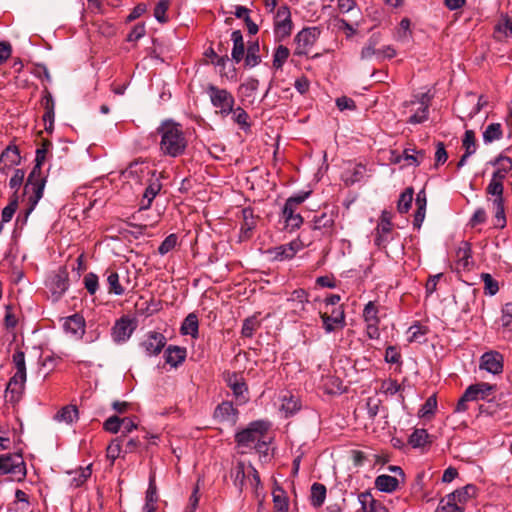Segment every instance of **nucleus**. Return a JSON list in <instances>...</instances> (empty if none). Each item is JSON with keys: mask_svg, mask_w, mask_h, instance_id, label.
<instances>
[{"mask_svg": "<svg viewBox=\"0 0 512 512\" xmlns=\"http://www.w3.org/2000/svg\"><path fill=\"white\" fill-rule=\"evenodd\" d=\"M160 135V151L170 157L182 155L187 148V140L180 124L173 121H164L157 128Z\"/></svg>", "mask_w": 512, "mask_h": 512, "instance_id": "obj_1", "label": "nucleus"}, {"mask_svg": "<svg viewBox=\"0 0 512 512\" xmlns=\"http://www.w3.org/2000/svg\"><path fill=\"white\" fill-rule=\"evenodd\" d=\"M44 162L35 160V165L28 175L24 186V193L28 196V208L26 209V217L35 209L39 200L43 197L46 185V177L42 175V165Z\"/></svg>", "mask_w": 512, "mask_h": 512, "instance_id": "obj_2", "label": "nucleus"}, {"mask_svg": "<svg viewBox=\"0 0 512 512\" xmlns=\"http://www.w3.org/2000/svg\"><path fill=\"white\" fill-rule=\"evenodd\" d=\"M497 392V385L490 384L488 382H478L475 384L469 385L460 399L457 402L455 407V412H465L468 409V402H478L495 399V394Z\"/></svg>", "mask_w": 512, "mask_h": 512, "instance_id": "obj_3", "label": "nucleus"}, {"mask_svg": "<svg viewBox=\"0 0 512 512\" xmlns=\"http://www.w3.org/2000/svg\"><path fill=\"white\" fill-rule=\"evenodd\" d=\"M269 429V423L264 420H257L249 423V425L235 434V442L239 448H242L241 453H246L247 450H252L256 442L260 438H265Z\"/></svg>", "mask_w": 512, "mask_h": 512, "instance_id": "obj_4", "label": "nucleus"}, {"mask_svg": "<svg viewBox=\"0 0 512 512\" xmlns=\"http://www.w3.org/2000/svg\"><path fill=\"white\" fill-rule=\"evenodd\" d=\"M27 470L20 453H8L0 456V475H10L12 481H23Z\"/></svg>", "mask_w": 512, "mask_h": 512, "instance_id": "obj_5", "label": "nucleus"}, {"mask_svg": "<svg viewBox=\"0 0 512 512\" xmlns=\"http://www.w3.org/2000/svg\"><path fill=\"white\" fill-rule=\"evenodd\" d=\"M431 104V96L429 93L415 95L410 101L404 103V107L409 109L411 115L406 120L409 124H420L425 122L429 116V107Z\"/></svg>", "mask_w": 512, "mask_h": 512, "instance_id": "obj_6", "label": "nucleus"}, {"mask_svg": "<svg viewBox=\"0 0 512 512\" xmlns=\"http://www.w3.org/2000/svg\"><path fill=\"white\" fill-rule=\"evenodd\" d=\"M207 93L212 105L215 108H219L222 116H227L233 111L235 99L229 91L210 84L207 87Z\"/></svg>", "mask_w": 512, "mask_h": 512, "instance_id": "obj_7", "label": "nucleus"}, {"mask_svg": "<svg viewBox=\"0 0 512 512\" xmlns=\"http://www.w3.org/2000/svg\"><path fill=\"white\" fill-rule=\"evenodd\" d=\"M319 35L320 30L317 27H307L299 31L294 38L296 44L294 54L297 56L307 55Z\"/></svg>", "mask_w": 512, "mask_h": 512, "instance_id": "obj_8", "label": "nucleus"}, {"mask_svg": "<svg viewBox=\"0 0 512 512\" xmlns=\"http://www.w3.org/2000/svg\"><path fill=\"white\" fill-rule=\"evenodd\" d=\"M306 246L307 245L298 237L287 244L268 249L267 254H269L274 261L291 260Z\"/></svg>", "mask_w": 512, "mask_h": 512, "instance_id": "obj_9", "label": "nucleus"}, {"mask_svg": "<svg viewBox=\"0 0 512 512\" xmlns=\"http://www.w3.org/2000/svg\"><path fill=\"white\" fill-rule=\"evenodd\" d=\"M293 29L291 12L288 6H280L277 10L274 20V33L278 40H283L290 36Z\"/></svg>", "mask_w": 512, "mask_h": 512, "instance_id": "obj_10", "label": "nucleus"}, {"mask_svg": "<svg viewBox=\"0 0 512 512\" xmlns=\"http://www.w3.org/2000/svg\"><path fill=\"white\" fill-rule=\"evenodd\" d=\"M337 212L331 210L315 215L311 221V229L319 231L322 236L331 237L335 234V220Z\"/></svg>", "mask_w": 512, "mask_h": 512, "instance_id": "obj_11", "label": "nucleus"}, {"mask_svg": "<svg viewBox=\"0 0 512 512\" xmlns=\"http://www.w3.org/2000/svg\"><path fill=\"white\" fill-rule=\"evenodd\" d=\"M378 307L373 301H369L363 309V319L366 323V335L370 339H378L380 336L379 331V323L380 319L378 317Z\"/></svg>", "mask_w": 512, "mask_h": 512, "instance_id": "obj_12", "label": "nucleus"}, {"mask_svg": "<svg viewBox=\"0 0 512 512\" xmlns=\"http://www.w3.org/2000/svg\"><path fill=\"white\" fill-rule=\"evenodd\" d=\"M227 386L232 390L233 395L240 404L248 401V387L242 375L238 373H227L225 376Z\"/></svg>", "mask_w": 512, "mask_h": 512, "instance_id": "obj_13", "label": "nucleus"}, {"mask_svg": "<svg viewBox=\"0 0 512 512\" xmlns=\"http://www.w3.org/2000/svg\"><path fill=\"white\" fill-rule=\"evenodd\" d=\"M165 345V336L162 333L156 331L148 332L146 338L141 342V347L149 356L160 354Z\"/></svg>", "mask_w": 512, "mask_h": 512, "instance_id": "obj_14", "label": "nucleus"}, {"mask_svg": "<svg viewBox=\"0 0 512 512\" xmlns=\"http://www.w3.org/2000/svg\"><path fill=\"white\" fill-rule=\"evenodd\" d=\"M480 369L492 374H500L503 371V356L496 351L484 353L480 358Z\"/></svg>", "mask_w": 512, "mask_h": 512, "instance_id": "obj_15", "label": "nucleus"}, {"mask_svg": "<svg viewBox=\"0 0 512 512\" xmlns=\"http://www.w3.org/2000/svg\"><path fill=\"white\" fill-rule=\"evenodd\" d=\"M308 292L305 289L299 288L294 290L287 299L290 305L291 312L299 317H302L306 312V306L309 303Z\"/></svg>", "mask_w": 512, "mask_h": 512, "instance_id": "obj_16", "label": "nucleus"}, {"mask_svg": "<svg viewBox=\"0 0 512 512\" xmlns=\"http://www.w3.org/2000/svg\"><path fill=\"white\" fill-rule=\"evenodd\" d=\"M41 105L45 110L42 116V119L45 122V130L51 133L54 128L55 101L53 99L52 94L47 88H45V90L43 91Z\"/></svg>", "mask_w": 512, "mask_h": 512, "instance_id": "obj_17", "label": "nucleus"}, {"mask_svg": "<svg viewBox=\"0 0 512 512\" xmlns=\"http://www.w3.org/2000/svg\"><path fill=\"white\" fill-rule=\"evenodd\" d=\"M135 327L133 326V322L128 317H121L117 320L112 328V337L113 340L117 343H123L127 341Z\"/></svg>", "mask_w": 512, "mask_h": 512, "instance_id": "obj_18", "label": "nucleus"}, {"mask_svg": "<svg viewBox=\"0 0 512 512\" xmlns=\"http://www.w3.org/2000/svg\"><path fill=\"white\" fill-rule=\"evenodd\" d=\"M20 162L21 156L18 147L9 145L0 155V172L7 174L12 167L20 164Z\"/></svg>", "mask_w": 512, "mask_h": 512, "instance_id": "obj_19", "label": "nucleus"}, {"mask_svg": "<svg viewBox=\"0 0 512 512\" xmlns=\"http://www.w3.org/2000/svg\"><path fill=\"white\" fill-rule=\"evenodd\" d=\"M63 328L66 333L71 334L76 339H81L85 333V319L80 314H73L65 318Z\"/></svg>", "mask_w": 512, "mask_h": 512, "instance_id": "obj_20", "label": "nucleus"}, {"mask_svg": "<svg viewBox=\"0 0 512 512\" xmlns=\"http://www.w3.org/2000/svg\"><path fill=\"white\" fill-rule=\"evenodd\" d=\"M214 418L218 422H227L234 425L237 422L238 410L231 402H222L216 407Z\"/></svg>", "mask_w": 512, "mask_h": 512, "instance_id": "obj_21", "label": "nucleus"}, {"mask_svg": "<svg viewBox=\"0 0 512 512\" xmlns=\"http://www.w3.org/2000/svg\"><path fill=\"white\" fill-rule=\"evenodd\" d=\"M26 379H16L15 375L12 376L6 388L5 398L6 401L12 404H17L24 392Z\"/></svg>", "mask_w": 512, "mask_h": 512, "instance_id": "obj_22", "label": "nucleus"}, {"mask_svg": "<svg viewBox=\"0 0 512 512\" xmlns=\"http://www.w3.org/2000/svg\"><path fill=\"white\" fill-rule=\"evenodd\" d=\"M69 287L68 272L65 268L59 269V271L51 278L49 288L53 294H57L58 297L62 296Z\"/></svg>", "mask_w": 512, "mask_h": 512, "instance_id": "obj_23", "label": "nucleus"}, {"mask_svg": "<svg viewBox=\"0 0 512 512\" xmlns=\"http://www.w3.org/2000/svg\"><path fill=\"white\" fill-rule=\"evenodd\" d=\"M489 164L496 167L492 177L496 178L497 180L504 181L507 174L512 170V159L502 154H500L494 160H491Z\"/></svg>", "mask_w": 512, "mask_h": 512, "instance_id": "obj_24", "label": "nucleus"}, {"mask_svg": "<svg viewBox=\"0 0 512 512\" xmlns=\"http://www.w3.org/2000/svg\"><path fill=\"white\" fill-rule=\"evenodd\" d=\"M491 202L493 218L492 224L495 229H503L506 227V215L504 208V199H488Z\"/></svg>", "mask_w": 512, "mask_h": 512, "instance_id": "obj_25", "label": "nucleus"}, {"mask_svg": "<svg viewBox=\"0 0 512 512\" xmlns=\"http://www.w3.org/2000/svg\"><path fill=\"white\" fill-rule=\"evenodd\" d=\"M363 512H389L388 509L378 500L374 499L368 491L362 492L358 496Z\"/></svg>", "mask_w": 512, "mask_h": 512, "instance_id": "obj_26", "label": "nucleus"}, {"mask_svg": "<svg viewBox=\"0 0 512 512\" xmlns=\"http://www.w3.org/2000/svg\"><path fill=\"white\" fill-rule=\"evenodd\" d=\"M187 351L183 347L170 345L164 352L165 361L172 367L182 364L186 358Z\"/></svg>", "mask_w": 512, "mask_h": 512, "instance_id": "obj_27", "label": "nucleus"}, {"mask_svg": "<svg viewBox=\"0 0 512 512\" xmlns=\"http://www.w3.org/2000/svg\"><path fill=\"white\" fill-rule=\"evenodd\" d=\"M231 40L233 42L231 58L235 63H240L245 56V45L242 32L240 30L233 31L231 34Z\"/></svg>", "mask_w": 512, "mask_h": 512, "instance_id": "obj_28", "label": "nucleus"}, {"mask_svg": "<svg viewBox=\"0 0 512 512\" xmlns=\"http://www.w3.org/2000/svg\"><path fill=\"white\" fill-rule=\"evenodd\" d=\"M477 491L478 489L475 485L467 484L466 486L455 490L449 495L455 502L459 503L460 506L465 508V504L472 498L476 497Z\"/></svg>", "mask_w": 512, "mask_h": 512, "instance_id": "obj_29", "label": "nucleus"}, {"mask_svg": "<svg viewBox=\"0 0 512 512\" xmlns=\"http://www.w3.org/2000/svg\"><path fill=\"white\" fill-rule=\"evenodd\" d=\"M415 204L417 206V209L414 214L413 226L415 228L419 229L425 219V214H426L427 200H426V194H425L424 190H421L417 194Z\"/></svg>", "mask_w": 512, "mask_h": 512, "instance_id": "obj_30", "label": "nucleus"}, {"mask_svg": "<svg viewBox=\"0 0 512 512\" xmlns=\"http://www.w3.org/2000/svg\"><path fill=\"white\" fill-rule=\"evenodd\" d=\"M399 481L396 477L382 474L376 477L375 487L385 493H392L397 490Z\"/></svg>", "mask_w": 512, "mask_h": 512, "instance_id": "obj_31", "label": "nucleus"}, {"mask_svg": "<svg viewBox=\"0 0 512 512\" xmlns=\"http://www.w3.org/2000/svg\"><path fill=\"white\" fill-rule=\"evenodd\" d=\"M280 410L285 413V416H291L300 409V403L297 397L290 392L284 393L281 397Z\"/></svg>", "mask_w": 512, "mask_h": 512, "instance_id": "obj_32", "label": "nucleus"}, {"mask_svg": "<svg viewBox=\"0 0 512 512\" xmlns=\"http://www.w3.org/2000/svg\"><path fill=\"white\" fill-rule=\"evenodd\" d=\"M106 282L108 284V293L121 296L125 293V287L120 283L119 274L114 270H106Z\"/></svg>", "mask_w": 512, "mask_h": 512, "instance_id": "obj_33", "label": "nucleus"}, {"mask_svg": "<svg viewBox=\"0 0 512 512\" xmlns=\"http://www.w3.org/2000/svg\"><path fill=\"white\" fill-rule=\"evenodd\" d=\"M162 188V184L159 179L152 180L149 185L146 187L145 192L143 194V200L141 202V209L150 208L152 201L158 195Z\"/></svg>", "mask_w": 512, "mask_h": 512, "instance_id": "obj_34", "label": "nucleus"}, {"mask_svg": "<svg viewBox=\"0 0 512 512\" xmlns=\"http://www.w3.org/2000/svg\"><path fill=\"white\" fill-rule=\"evenodd\" d=\"M54 419L58 422L72 424L78 419V408L75 405H66L55 414Z\"/></svg>", "mask_w": 512, "mask_h": 512, "instance_id": "obj_35", "label": "nucleus"}, {"mask_svg": "<svg viewBox=\"0 0 512 512\" xmlns=\"http://www.w3.org/2000/svg\"><path fill=\"white\" fill-rule=\"evenodd\" d=\"M282 217L285 220L286 227L290 228L291 231L300 228L303 223V217L296 213V210L288 207H283Z\"/></svg>", "mask_w": 512, "mask_h": 512, "instance_id": "obj_36", "label": "nucleus"}, {"mask_svg": "<svg viewBox=\"0 0 512 512\" xmlns=\"http://www.w3.org/2000/svg\"><path fill=\"white\" fill-rule=\"evenodd\" d=\"M259 50L260 47L258 41L248 43L247 52L243 59L245 61L246 66L255 67L261 62Z\"/></svg>", "mask_w": 512, "mask_h": 512, "instance_id": "obj_37", "label": "nucleus"}, {"mask_svg": "<svg viewBox=\"0 0 512 512\" xmlns=\"http://www.w3.org/2000/svg\"><path fill=\"white\" fill-rule=\"evenodd\" d=\"M380 43V34L374 33L368 39L367 44L362 48L360 57L362 60L371 59L373 56L378 57L377 45Z\"/></svg>", "mask_w": 512, "mask_h": 512, "instance_id": "obj_38", "label": "nucleus"}, {"mask_svg": "<svg viewBox=\"0 0 512 512\" xmlns=\"http://www.w3.org/2000/svg\"><path fill=\"white\" fill-rule=\"evenodd\" d=\"M326 486L322 483H313L311 486L310 501L312 506L321 507L326 498Z\"/></svg>", "mask_w": 512, "mask_h": 512, "instance_id": "obj_39", "label": "nucleus"}, {"mask_svg": "<svg viewBox=\"0 0 512 512\" xmlns=\"http://www.w3.org/2000/svg\"><path fill=\"white\" fill-rule=\"evenodd\" d=\"M198 318L196 314L190 313L184 319L180 331L183 335H191L193 338L198 336Z\"/></svg>", "mask_w": 512, "mask_h": 512, "instance_id": "obj_40", "label": "nucleus"}, {"mask_svg": "<svg viewBox=\"0 0 512 512\" xmlns=\"http://www.w3.org/2000/svg\"><path fill=\"white\" fill-rule=\"evenodd\" d=\"M503 137L502 125L500 123H490L483 132V141L486 144L500 140Z\"/></svg>", "mask_w": 512, "mask_h": 512, "instance_id": "obj_41", "label": "nucleus"}, {"mask_svg": "<svg viewBox=\"0 0 512 512\" xmlns=\"http://www.w3.org/2000/svg\"><path fill=\"white\" fill-rule=\"evenodd\" d=\"M456 258L459 265L463 268L469 266L471 258V245L466 241H462L456 250Z\"/></svg>", "mask_w": 512, "mask_h": 512, "instance_id": "obj_42", "label": "nucleus"}, {"mask_svg": "<svg viewBox=\"0 0 512 512\" xmlns=\"http://www.w3.org/2000/svg\"><path fill=\"white\" fill-rule=\"evenodd\" d=\"M465 508L460 506L459 503L455 502L453 498L448 494L445 499H442L435 512H464Z\"/></svg>", "mask_w": 512, "mask_h": 512, "instance_id": "obj_43", "label": "nucleus"}, {"mask_svg": "<svg viewBox=\"0 0 512 512\" xmlns=\"http://www.w3.org/2000/svg\"><path fill=\"white\" fill-rule=\"evenodd\" d=\"M13 363L16 368L15 380L26 379L25 354L23 351L18 350L13 354Z\"/></svg>", "mask_w": 512, "mask_h": 512, "instance_id": "obj_44", "label": "nucleus"}, {"mask_svg": "<svg viewBox=\"0 0 512 512\" xmlns=\"http://www.w3.org/2000/svg\"><path fill=\"white\" fill-rule=\"evenodd\" d=\"M429 434L425 429H415L408 439L413 448L423 447L428 443Z\"/></svg>", "mask_w": 512, "mask_h": 512, "instance_id": "obj_45", "label": "nucleus"}, {"mask_svg": "<svg viewBox=\"0 0 512 512\" xmlns=\"http://www.w3.org/2000/svg\"><path fill=\"white\" fill-rule=\"evenodd\" d=\"M413 193V188L408 187L400 194L397 204V209L400 213H406L409 211L413 200Z\"/></svg>", "mask_w": 512, "mask_h": 512, "instance_id": "obj_46", "label": "nucleus"}, {"mask_svg": "<svg viewBox=\"0 0 512 512\" xmlns=\"http://www.w3.org/2000/svg\"><path fill=\"white\" fill-rule=\"evenodd\" d=\"M496 38L502 40L512 35V18H503L495 27Z\"/></svg>", "mask_w": 512, "mask_h": 512, "instance_id": "obj_47", "label": "nucleus"}, {"mask_svg": "<svg viewBox=\"0 0 512 512\" xmlns=\"http://www.w3.org/2000/svg\"><path fill=\"white\" fill-rule=\"evenodd\" d=\"M290 55V50L283 45H279L273 55V67L281 69Z\"/></svg>", "mask_w": 512, "mask_h": 512, "instance_id": "obj_48", "label": "nucleus"}, {"mask_svg": "<svg viewBox=\"0 0 512 512\" xmlns=\"http://www.w3.org/2000/svg\"><path fill=\"white\" fill-rule=\"evenodd\" d=\"M504 185L503 181L491 178L490 183L486 187V193L492 196V199H504L503 197Z\"/></svg>", "mask_w": 512, "mask_h": 512, "instance_id": "obj_49", "label": "nucleus"}, {"mask_svg": "<svg viewBox=\"0 0 512 512\" xmlns=\"http://www.w3.org/2000/svg\"><path fill=\"white\" fill-rule=\"evenodd\" d=\"M125 435H122L114 440L111 441V443L107 447V458L111 460V463H113L122 452V441L124 439Z\"/></svg>", "mask_w": 512, "mask_h": 512, "instance_id": "obj_50", "label": "nucleus"}, {"mask_svg": "<svg viewBox=\"0 0 512 512\" xmlns=\"http://www.w3.org/2000/svg\"><path fill=\"white\" fill-rule=\"evenodd\" d=\"M481 279L484 283V293L489 296L495 295L499 291V284L491 274L482 273Z\"/></svg>", "mask_w": 512, "mask_h": 512, "instance_id": "obj_51", "label": "nucleus"}, {"mask_svg": "<svg viewBox=\"0 0 512 512\" xmlns=\"http://www.w3.org/2000/svg\"><path fill=\"white\" fill-rule=\"evenodd\" d=\"M462 147L467 154H474L477 150L476 136L473 130H466L462 139Z\"/></svg>", "mask_w": 512, "mask_h": 512, "instance_id": "obj_52", "label": "nucleus"}, {"mask_svg": "<svg viewBox=\"0 0 512 512\" xmlns=\"http://www.w3.org/2000/svg\"><path fill=\"white\" fill-rule=\"evenodd\" d=\"M437 408V399L436 395H432L427 398L425 403L421 406L418 415L421 418H427L432 416L435 413Z\"/></svg>", "mask_w": 512, "mask_h": 512, "instance_id": "obj_53", "label": "nucleus"}, {"mask_svg": "<svg viewBox=\"0 0 512 512\" xmlns=\"http://www.w3.org/2000/svg\"><path fill=\"white\" fill-rule=\"evenodd\" d=\"M424 157H425V152L423 150H415V149L406 148L403 151V159L406 161H409L410 164H413L415 166L420 165V163L422 162Z\"/></svg>", "mask_w": 512, "mask_h": 512, "instance_id": "obj_54", "label": "nucleus"}, {"mask_svg": "<svg viewBox=\"0 0 512 512\" xmlns=\"http://www.w3.org/2000/svg\"><path fill=\"white\" fill-rule=\"evenodd\" d=\"M231 477L234 485L239 489H242L245 483V465L243 462H238L235 468L232 470Z\"/></svg>", "mask_w": 512, "mask_h": 512, "instance_id": "obj_55", "label": "nucleus"}, {"mask_svg": "<svg viewBox=\"0 0 512 512\" xmlns=\"http://www.w3.org/2000/svg\"><path fill=\"white\" fill-rule=\"evenodd\" d=\"M234 121L245 131L250 129V123L248 122L249 115L241 107L233 108Z\"/></svg>", "mask_w": 512, "mask_h": 512, "instance_id": "obj_56", "label": "nucleus"}, {"mask_svg": "<svg viewBox=\"0 0 512 512\" xmlns=\"http://www.w3.org/2000/svg\"><path fill=\"white\" fill-rule=\"evenodd\" d=\"M244 224L241 227L242 233L245 237H250V232L255 227V220L253 217V211L251 209L243 210Z\"/></svg>", "mask_w": 512, "mask_h": 512, "instance_id": "obj_57", "label": "nucleus"}, {"mask_svg": "<svg viewBox=\"0 0 512 512\" xmlns=\"http://www.w3.org/2000/svg\"><path fill=\"white\" fill-rule=\"evenodd\" d=\"M260 323L256 317L246 318L242 325L241 334L244 337H252L255 330L259 327Z\"/></svg>", "mask_w": 512, "mask_h": 512, "instance_id": "obj_58", "label": "nucleus"}, {"mask_svg": "<svg viewBox=\"0 0 512 512\" xmlns=\"http://www.w3.org/2000/svg\"><path fill=\"white\" fill-rule=\"evenodd\" d=\"M169 0H160L154 8V17L161 23L167 22L166 12L169 8Z\"/></svg>", "mask_w": 512, "mask_h": 512, "instance_id": "obj_59", "label": "nucleus"}, {"mask_svg": "<svg viewBox=\"0 0 512 512\" xmlns=\"http://www.w3.org/2000/svg\"><path fill=\"white\" fill-rule=\"evenodd\" d=\"M91 473V465H88L84 468H80L79 471L75 472V474H77V477L72 478L71 485L74 487H80L91 476Z\"/></svg>", "mask_w": 512, "mask_h": 512, "instance_id": "obj_60", "label": "nucleus"}, {"mask_svg": "<svg viewBox=\"0 0 512 512\" xmlns=\"http://www.w3.org/2000/svg\"><path fill=\"white\" fill-rule=\"evenodd\" d=\"M178 237L176 234L168 235L158 247V252L161 255H165L168 252L172 251L177 245Z\"/></svg>", "mask_w": 512, "mask_h": 512, "instance_id": "obj_61", "label": "nucleus"}, {"mask_svg": "<svg viewBox=\"0 0 512 512\" xmlns=\"http://www.w3.org/2000/svg\"><path fill=\"white\" fill-rule=\"evenodd\" d=\"M17 208H18V199H17V196H14L10 200L9 204L6 207H4V209L2 210V215H1L2 221H1V223L3 224V223L9 222L12 219V217H13L14 213L16 212Z\"/></svg>", "mask_w": 512, "mask_h": 512, "instance_id": "obj_62", "label": "nucleus"}, {"mask_svg": "<svg viewBox=\"0 0 512 512\" xmlns=\"http://www.w3.org/2000/svg\"><path fill=\"white\" fill-rule=\"evenodd\" d=\"M310 194L311 192L308 191L293 195L286 200L284 207L297 210L298 206L301 205L309 197Z\"/></svg>", "mask_w": 512, "mask_h": 512, "instance_id": "obj_63", "label": "nucleus"}, {"mask_svg": "<svg viewBox=\"0 0 512 512\" xmlns=\"http://www.w3.org/2000/svg\"><path fill=\"white\" fill-rule=\"evenodd\" d=\"M123 424V418H119L114 415L109 417L103 424V428L105 431L110 433H117L120 431L121 426Z\"/></svg>", "mask_w": 512, "mask_h": 512, "instance_id": "obj_64", "label": "nucleus"}]
</instances>
